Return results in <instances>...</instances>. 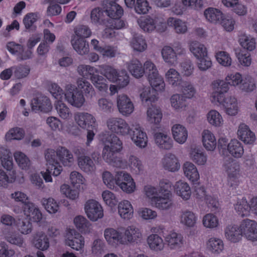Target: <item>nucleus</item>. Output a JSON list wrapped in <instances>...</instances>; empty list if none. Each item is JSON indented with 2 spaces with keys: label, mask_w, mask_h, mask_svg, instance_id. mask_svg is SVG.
<instances>
[{
  "label": "nucleus",
  "mask_w": 257,
  "mask_h": 257,
  "mask_svg": "<svg viewBox=\"0 0 257 257\" xmlns=\"http://www.w3.org/2000/svg\"><path fill=\"white\" fill-rule=\"evenodd\" d=\"M170 102L172 107L177 110H183L186 106L185 99L181 94L173 95L170 98Z\"/></svg>",
  "instance_id": "obj_62"
},
{
  "label": "nucleus",
  "mask_w": 257,
  "mask_h": 257,
  "mask_svg": "<svg viewBox=\"0 0 257 257\" xmlns=\"http://www.w3.org/2000/svg\"><path fill=\"white\" fill-rule=\"evenodd\" d=\"M147 242L151 249L158 251L164 248L163 239L157 234L150 235L148 237Z\"/></svg>",
  "instance_id": "obj_52"
},
{
  "label": "nucleus",
  "mask_w": 257,
  "mask_h": 257,
  "mask_svg": "<svg viewBox=\"0 0 257 257\" xmlns=\"http://www.w3.org/2000/svg\"><path fill=\"white\" fill-rule=\"evenodd\" d=\"M57 150L55 151L52 149H48L45 151V158L46 161V165L48 170L54 169L53 172L54 176H58L62 171V166L59 164L57 160Z\"/></svg>",
  "instance_id": "obj_11"
},
{
  "label": "nucleus",
  "mask_w": 257,
  "mask_h": 257,
  "mask_svg": "<svg viewBox=\"0 0 257 257\" xmlns=\"http://www.w3.org/2000/svg\"><path fill=\"white\" fill-rule=\"evenodd\" d=\"M140 98L142 102H153L157 98V93L150 87H145L141 91L140 94Z\"/></svg>",
  "instance_id": "obj_51"
},
{
  "label": "nucleus",
  "mask_w": 257,
  "mask_h": 257,
  "mask_svg": "<svg viewBox=\"0 0 257 257\" xmlns=\"http://www.w3.org/2000/svg\"><path fill=\"white\" fill-rule=\"evenodd\" d=\"M161 54L164 60L166 63L173 65L177 62V57L176 52L171 47L164 46L162 50Z\"/></svg>",
  "instance_id": "obj_48"
},
{
  "label": "nucleus",
  "mask_w": 257,
  "mask_h": 257,
  "mask_svg": "<svg viewBox=\"0 0 257 257\" xmlns=\"http://www.w3.org/2000/svg\"><path fill=\"white\" fill-rule=\"evenodd\" d=\"M201 137L204 147L207 151H213L216 146V141L212 133L208 130H204L202 132Z\"/></svg>",
  "instance_id": "obj_32"
},
{
  "label": "nucleus",
  "mask_w": 257,
  "mask_h": 257,
  "mask_svg": "<svg viewBox=\"0 0 257 257\" xmlns=\"http://www.w3.org/2000/svg\"><path fill=\"white\" fill-rule=\"evenodd\" d=\"M65 243L72 248L79 250L83 247L84 240L82 236L75 230L69 229L66 234Z\"/></svg>",
  "instance_id": "obj_10"
},
{
  "label": "nucleus",
  "mask_w": 257,
  "mask_h": 257,
  "mask_svg": "<svg viewBox=\"0 0 257 257\" xmlns=\"http://www.w3.org/2000/svg\"><path fill=\"white\" fill-rule=\"evenodd\" d=\"M185 176L192 182H197L200 178L198 170L195 165L190 162H186L183 166Z\"/></svg>",
  "instance_id": "obj_33"
},
{
  "label": "nucleus",
  "mask_w": 257,
  "mask_h": 257,
  "mask_svg": "<svg viewBox=\"0 0 257 257\" xmlns=\"http://www.w3.org/2000/svg\"><path fill=\"white\" fill-rule=\"evenodd\" d=\"M142 238L140 229L135 225L127 226L123 232V245L138 243Z\"/></svg>",
  "instance_id": "obj_13"
},
{
  "label": "nucleus",
  "mask_w": 257,
  "mask_h": 257,
  "mask_svg": "<svg viewBox=\"0 0 257 257\" xmlns=\"http://www.w3.org/2000/svg\"><path fill=\"white\" fill-rule=\"evenodd\" d=\"M71 43L73 49L79 55H83L89 51V44L84 39L77 38L75 36L71 37Z\"/></svg>",
  "instance_id": "obj_27"
},
{
  "label": "nucleus",
  "mask_w": 257,
  "mask_h": 257,
  "mask_svg": "<svg viewBox=\"0 0 257 257\" xmlns=\"http://www.w3.org/2000/svg\"><path fill=\"white\" fill-rule=\"evenodd\" d=\"M154 138L155 144L161 150H170L173 147V141L167 133L156 132Z\"/></svg>",
  "instance_id": "obj_14"
},
{
  "label": "nucleus",
  "mask_w": 257,
  "mask_h": 257,
  "mask_svg": "<svg viewBox=\"0 0 257 257\" xmlns=\"http://www.w3.org/2000/svg\"><path fill=\"white\" fill-rule=\"evenodd\" d=\"M55 108L59 116L63 119L69 120L72 117V113L69 108L61 101L56 104Z\"/></svg>",
  "instance_id": "obj_58"
},
{
  "label": "nucleus",
  "mask_w": 257,
  "mask_h": 257,
  "mask_svg": "<svg viewBox=\"0 0 257 257\" xmlns=\"http://www.w3.org/2000/svg\"><path fill=\"white\" fill-rule=\"evenodd\" d=\"M227 151L230 155L235 158H240L243 153V145L237 139H232L227 144Z\"/></svg>",
  "instance_id": "obj_29"
},
{
  "label": "nucleus",
  "mask_w": 257,
  "mask_h": 257,
  "mask_svg": "<svg viewBox=\"0 0 257 257\" xmlns=\"http://www.w3.org/2000/svg\"><path fill=\"white\" fill-rule=\"evenodd\" d=\"M57 155L59 160L65 166H70L74 162L72 153L65 147H60L57 149Z\"/></svg>",
  "instance_id": "obj_36"
},
{
  "label": "nucleus",
  "mask_w": 257,
  "mask_h": 257,
  "mask_svg": "<svg viewBox=\"0 0 257 257\" xmlns=\"http://www.w3.org/2000/svg\"><path fill=\"white\" fill-rule=\"evenodd\" d=\"M181 86L182 95L186 98H192L195 96L197 91L194 85L190 82L183 81Z\"/></svg>",
  "instance_id": "obj_61"
},
{
  "label": "nucleus",
  "mask_w": 257,
  "mask_h": 257,
  "mask_svg": "<svg viewBox=\"0 0 257 257\" xmlns=\"http://www.w3.org/2000/svg\"><path fill=\"white\" fill-rule=\"evenodd\" d=\"M169 27L173 29L179 34H184L187 32L188 28L186 23L178 18L170 17L167 20Z\"/></svg>",
  "instance_id": "obj_34"
},
{
  "label": "nucleus",
  "mask_w": 257,
  "mask_h": 257,
  "mask_svg": "<svg viewBox=\"0 0 257 257\" xmlns=\"http://www.w3.org/2000/svg\"><path fill=\"white\" fill-rule=\"evenodd\" d=\"M107 15L105 13L104 9L100 8L93 9L91 12L90 19L91 22L95 25H105L107 24Z\"/></svg>",
  "instance_id": "obj_31"
},
{
  "label": "nucleus",
  "mask_w": 257,
  "mask_h": 257,
  "mask_svg": "<svg viewBox=\"0 0 257 257\" xmlns=\"http://www.w3.org/2000/svg\"><path fill=\"white\" fill-rule=\"evenodd\" d=\"M242 236L248 240H257V222L249 219H244L240 224Z\"/></svg>",
  "instance_id": "obj_9"
},
{
  "label": "nucleus",
  "mask_w": 257,
  "mask_h": 257,
  "mask_svg": "<svg viewBox=\"0 0 257 257\" xmlns=\"http://www.w3.org/2000/svg\"><path fill=\"white\" fill-rule=\"evenodd\" d=\"M84 211L87 217L92 221H96L103 216V210L96 200L89 199L84 204Z\"/></svg>",
  "instance_id": "obj_6"
},
{
  "label": "nucleus",
  "mask_w": 257,
  "mask_h": 257,
  "mask_svg": "<svg viewBox=\"0 0 257 257\" xmlns=\"http://www.w3.org/2000/svg\"><path fill=\"white\" fill-rule=\"evenodd\" d=\"M147 120L151 123L158 124L162 118V110L159 107L152 105L147 111Z\"/></svg>",
  "instance_id": "obj_38"
},
{
  "label": "nucleus",
  "mask_w": 257,
  "mask_h": 257,
  "mask_svg": "<svg viewBox=\"0 0 257 257\" xmlns=\"http://www.w3.org/2000/svg\"><path fill=\"white\" fill-rule=\"evenodd\" d=\"M173 138L179 144H183L188 138V131L186 128L180 124H175L172 127Z\"/></svg>",
  "instance_id": "obj_28"
},
{
  "label": "nucleus",
  "mask_w": 257,
  "mask_h": 257,
  "mask_svg": "<svg viewBox=\"0 0 257 257\" xmlns=\"http://www.w3.org/2000/svg\"><path fill=\"white\" fill-rule=\"evenodd\" d=\"M66 89L64 96L67 102L74 107H81L85 102L82 92L71 85H68Z\"/></svg>",
  "instance_id": "obj_8"
},
{
  "label": "nucleus",
  "mask_w": 257,
  "mask_h": 257,
  "mask_svg": "<svg viewBox=\"0 0 257 257\" xmlns=\"http://www.w3.org/2000/svg\"><path fill=\"white\" fill-rule=\"evenodd\" d=\"M14 156L18 166L22 169L27 170L30 168V161L24 153L17 151L14 153Z\"/></svg>",
  "instance_id": "obj_60"
},
{
  "label": "nucleus",
  "mask_w": 257,
  "mask_h": 257,
  "mask_svg": "<svg viewBox=\"0 0 257 257\" xmlns=\"http://www.w3.org/2000/svg\"><path fill=\"white\" fill-rule=\"evenodd\" d=\"M153 205L160 210H168L172 209L174 205L173 195L159 194L155 198Z\"/></svg>",
  "instance_id": "obj_17"
},
{
  "label": "nucleus",
  "mask_w": 257,
  "mask_h": 257,
  "mask_svg": "<svg viewBox=\"0 0 257 257\" xmlns=\"http://www.w3.org/2000/svg\"><path fill=\"white\" fill-rule=\"evenodd\" d=\"M130 45L135 51L142 52L147 48V44L143 36L140 34L134 35L130 42Z\"/></svg>",
  "instance_id": "obj_45"
},
{
  "label": "nucleus",
  "mask_w": 257,
  "mask_h": 257,
  "mask_svg": "<svg viewBox=\"0 0 257 257\" xmlns=\"http://www.w3.org/2000/svg\"><path fill=\"white\" fill-rule=\"evenodd\" d=\"M116 102L118 110L123 115H128L134 111V104L127 95L123 94L118 95Z\"/></svg>",
  "instance_id": "obj_15"
},
{
  "label": "nucleus",
  "mask_w": 257,
  "mask_h": 257,
  "mask_svg": "<svg viewBox=\"0 0 257 257\" xmlns=\"http://www.w3.org/2000/svg\"><path fill=\"white\" fill-rule=\"evenodd\" d=\"M234 209L238 215L242 217L247 216L249 213V205L246 199L238 200L234 205Z\"/></svg>",
  "instance_id": "obj_63"
},
{
  "label": "nucleus",
  "mask_w": 257,
  "mask_h": 257,
  "mask_svg": "<svg viewBox=\"0 0 257 257\" xmlns=\"http://www.w3.org/2000/svg\"><path fill=\"white\" fill-rule=\"evenodd\" d=\"M133 131L130 132L131 139L138 147L144 148L146 147L148 143V137L139 125H136L132 128Z\"/></svg>",
  "instance_id": "obj_16"
},
{
  "label": "nucleus",
  "mask_w": 257,
  "mask_h": 257,
  "mask_svg": "<svg viewBox=\"0 0 257 257\" xmlns=\"http://www.w3.org/2000/svg\"><path fill=\"white\" fill-rule=\"evenodd\" d=\"M176 194L184 200H188L191 195V190L189 184L184 181H179L174 185Z\"/></svg>",
  "instance_id": "obj_30"
},
{
  "label": "nucleus",
  "mask_w": 257,
  "mask_h": 257,
  "mask_svg": "<svg viewBox=\"0 0 257 257\" xmlns=\"http://www.w3.org/2000/svg\"><path fill=\"white\" fill-rule=\"evenodd\" d=\"M238 138L246 144H252L255 140V135L244 123L240 124L237 130Z\"/></svg>",
  "instance_id": "obj_23"
},
{
  "label": "nucleus",
  "mask_w": 257,
  "mask_h": 257,
  "mask_svg": "<svg viewBox=\"0 0 257 257\" xmlns=\"http://www.w3.org/2000/svg\"><path fill=\"white\" fill-rule=\"evenodd\" d=\"M102 179L104 184L109 189L116 190L121 183H124L133 178L129 173L124 171H119L115 173V176L108 171H105L102 174Z\"/></svg>",
  "instance_id": "obj_5"
},
{
  "label": "nucleus",
  "mask_w": 257,
  "mask_h": 257,
  "mask_svg": "<svg viewBox=\"0 0 257 257\" xmlns=\"http://www.w3.org/2000/svg\"><path fill=\"white\" fill-rule=\"evenodd\" d=\"M148 80L151 86V88H153L156 92L160 91L162 92L165 90V84L162 77L159 75V73L154 76H150L148 78Z\"/></svg>",
  "instance_id": "obj_53"
},
{
  "label": "nucleus",
  "mask_w": 257,
  "mask_h": 257,
  "mask_svg": "<svg viewBox=\"0 0 257 257\" xmlns=\"http://www.w3.org/2000/svg\"><path fill=\"white\" fill-rule=\"evenodd\" d=\"M33 243L36 248L42 250H46L49 247V241L47 236L41 232H39L35 235Z\"/></svg>",
  "instance_id": "obj_50"
},
{
  "label": "nucleus",
  "mask_w": 257,
  "mask_h": 257,
  "mask_svg": "<svg viewBox=\"0 0 257 257\" xmlns=\"http://www.w3.org/2000/svg\"><path fill=\"white\" fill-rule=\"evenodd\" d=\"M73 152L77 157V162L80 169L90 174L95 172L96 166L93 160L89 156L86 155L87 150L82 147L77 146L74 148Z\"/></svg>",
  "instance_id": "obj_4"
},
{
  "label": "nucleus",
  "mask_w": 257,
  "mask_h": 257,
  "mask_svg": "<svg viewBox=\"0 0 257 257\" xmlns=\"http://www.w3.org/2000/svg\"><path fill=\"white\" fill-rule=\"evenodd\" d=\"M98 73L112 82H115L118 76V71L114 67L108 64L98 66Z\"/></svg>",
  "instance_id": "obj_26"
},
{
  "label": "nucleus",
  "mask_w": 257,
  "mask_h": 257,
  "mask_svg": "<svg viewBox=\"0 0 257 257\" xmlns=\"http://www.w3.org/2000/svg\"><path fill=\"white\" fill-rule=\"evenodd\" d=\"M77 70L80 75L89 79L93 75L98 73V69L89 65H80L78 66Z\"/></svg>",
  "instance_id": "obj_55"
},
{
  "label": "nucleus",
  "mask_w": 257,
  "mask_h": 257,
  "mask_svg": "<svg viewBox=\"0 0 257 257\" xmlns=\"http://www.w3.org/2000/svg\"><path fill=\"white\" fill-rule=\"evenodd\" d=\"M78 88L84 91L86 96H92L94 93V90L92 85L87 80L80 78L77 81Z\"/></svg>",
  "instance_id": "obj_64"
},
{
  "label": "nucleus",
  "mask_w": 257,
  "mask_h": 257,
  "mask_svg": "<svg viewBox=\"0 0 257 257\" xmlns=\"http://www.w3.org/2000/svg\"><path fill=\"white\" fill-rule=\"evenodd\" d=\"M190 50L196 58L206 56L207 50L204 45L197 41L192 42L190 44Z\"/></svg>",
  "instance_id": "obj_59"
},
{
  "label": "nucleus",
  "mask_w": 257,
  "mask_h": 257,
  "mask_svg": "<svg viewBox=\"0 0 257 257\" xmlns=\"http://www.w3.org/2000/svg\"><path fill=\"white\" fill-rule=\"evenodd\" d=\"M222 106L225 113L230 116L236 115L239 110L237 99L233 96H226Z\"/></svg>",
  "instance_id": "obj_25"
},
{
  "label": "nucleus",
  "mask_w": 257,
  "mask_h": 257,
  "mask_svg": "<svg viewBox=\"0 0 257 257\" xmlns=\"http://www.w3.org/2000/svg\"><path fill=\"white\" fill-rule=\"evenodd\" d=\"M103 7L105 13L109 18H120L123 14V9L115 2L104 1Z\"/></svg>",
  "instance_id": "obj_19"
},
{
  "label": "nucleus",
  "mask_w": 257,
  "mask_h": 257,
  "mask_svg": "<svg viewBox=\"0 0 257 257\" xmlns=\"http://www.w3.org/2000/svg\"><path fill=\"white\" fill-rule=\"evenodd\" d=\"M106 28L104 30V36L106 37L112 36L113 29H120L124 27V23L120 18H111L108 20L105 26Z\"/></svg>",
  "instance_id": "obj_37"
},
{
  "label": "nucleus",
  "mask_w": 257,
  "mask_h": 257,
  "mask_svg": "<svg viewBox=\"0 0 257 257\" xmlns=\"http://www.w3.org/2000/svg\"><path fill=\"white\" fill-rule=\"evenodd\" d=\"M127 166L125 168L129 167L132 171L136 174H140L143 173L144 166L141 161L136 156L131 155L128 158V161H126Z\"/></svg>",
  "instance_id": "obj_46"
},
{
  "label": "nucleus",
  "mask_w": 257,
  "mask_h": 257,
  "mask_svg": "<svg viewBox=\"0 0 257 257\" xmlns=\"http://www.w3.org/2000/svg\"><path fill=\"white\" fill-rule=\"evenodd\" d=\"M118 211L120 217L124 219H129L133 216V207L127 200H123L119 203Z\"/></svg>",
  "instance_id": "obj_39"
},
{
  "label": "nucleus",
  "mask_w": 257,
  "mask_h": 257,
  "mask_svg": "<svg viewBox=\"0 0 257 257\" xmlns=\"http://www.w3.org/2000/svg\"><path fill=\"white\" fill-rule=\"evenodd\" d=\"M238 41L244 49L248 51H252L255 48V39L249 35L245 34H240Z\"/></svg>",
  "instance_id": "obj_57"
},
{
  "label": "nucleus",
  "mask_w": 257,
  "mask_h": 257,
  "mask_svg": "<svg viewBox=\"0 0 257 257\" xmlns=\"http://www.w3.org/2000/svg\"><path fill=\"white\" fill-rule=\"evenodd\" d=\"M180 220L182 224L189 227H192L196 223L197 217L192 211L185 210L182 211Z\"/></svg>",
  "instance_id": "obj_44"
},
{
  "label": "nucleus",
  "mask_w": 257,
  "mask_h": 257,
  "mask_svg": "<svg viewBox=\"0 0 257 257\" xmlns=\"http://www.w3.org/2000/svg\"><path fill=\"white\" fill-rule=\"evenodd\" d=\"M1 161L4 168L9 171L12 170L13 168V158L9 150L3 149L1 151Z\"/></svg>",
  "instance_id": "obj_56"
},
{
  "label": "nucleus",
  "mask_w": 257,
  "mask_h": 257,
  "mask_svg": "<svg viewBox=\"0 0 257 257\" xmlns=\"http://www.w3.org/2000/svg\"><path fill=\"white\" fill-rule=\"evenodd\" d=\"M140 28L145 32H152L154 30L163 32L166 29L164 19L158 14L148 16L138 20Z\"/></svg>",
  "instance_id": "obj_2"
},
{
  "label": "nucleus",
  "mask_w": 257,
  "mask_h": 257,
  "mask_svg": "<svg viewBox=\"0 0 257 257\" xmlns=\"http://www.w3.org/2000/svg\"><path fill=\"white\" fill-rule=\"evenodd\" d=\"M163 168L170 172L178 171L180 168V164L177 157L173 154H166L162 159Z\"/></svg>",
  "instance_id": "obj_21"
},
{
  "label": "nucleus",
  "mask_w": 257,
  "mask_h": 257,
  "mask_svg": "<svg viewBox=\"0 0 257 257\" xmlns=\"http://www.w3.org/2000/svg\"><path fill=\"white\" fill-rule=\"evenodd\" d=\"M126 66L129 72L137 78L142 77L145 73V70L142 63L137 59H132L128 62Z\"/></svg>",
  "instance_id": "obj_35"
},
{
  "label": "nucleus",
  "mask_w": 257,
  "mask_h": 257,
  "mask_svg": "<svg viewBox=\"0 0 257 257\" xmlns=\"http://www.w3.org/2000/svg\"><path fill=\"white\" fill-rule=\"evenodd\" d=\"M223 167L227 176L240 175L239 164L233 159L226 160Z\"/></svg>",
  "instance_id": "obj_40"
},
{
  "label": "nucleus",
  "mask_w": 257,
  "mask_h": 257,
  "mask_svg": "<svg viewBox=\"0 0 257 257\" xmlns=\"http://www.w3.org/2000/svg\"><path fill=\"white\" fill-rule=\"evenodd\" d=\"M103 147L102 151L103 160L108 165L114 167L125 169L126 161L117 156L123 149V144L120 139L114 134L105 136L102 139Z\"/></svg>",
  "instance_id": "obj_1"
},
{
  "label": "nucleus",
  "mask_w": 257,
  "mask_h": 257,
  "mask_svg": "<svg viewBox=\"0 0 257 257\" xmlns=\"http://www.w3.org/2000/svg\"><path fill=\"white\" fill-rule=\"evenodd\" d=\"M108 129L114 133L121 136L130 134L132 129L125 120L118 117H111L107 120Z\"/></svg>",
  "instance_id": "obj_7"
},
{
  "label": "nucleus",
  "mask_w": 257,
  "mask_h": 257,
  "mask_svg": "<svg viewBox=\"0 0 257 257\" xmlns=\"http://www.w3.org/2000/svg\"><path fill=\"white\" fill-rule=\"evenodd\" d=\"M31 107L34 111H41L44 112L49 111L52 108L50 100L45 96H40L32 99Z\"/></svg>",
  "instance_id": "obj_18"
},
{
  "label": "nucleus",
  "mask_w": 257,
  "mask_h": 257,
  "mask_svg": "<svg viewBox=\"0 0 257 257\" xmlns=\"http://www.w3.org/2000/svg\"><path fill=\"white\" fill-rule=\"evenodd\" d=\"M208 123L213 126L220 127L223 125V119L221 115L216 110H210L206 115Z\"/></svg>",
  "instance_id": "obj_49"
},
{
  "label": "nucleus",
  "mask_w": 257,
  "mask_h": 257,
  "mask_svg": "<svg viewBox=\"0 0 257 257\" xmlns=\"http://www.w3.org/2000/svg\"><path fill=\"white\" fill-rule=\"evenodd\" d=\"M167 81L173 87H178L182 84L183 80L180 74L175 69L171 68L165 74Z\"/></svg>",
  "instance_id": "obj_43"
},
{
  "label": "nucleus",
  "mask_w": 257,
  "mask_h": 257,
  "mask_svg": "<svg viewBox=\"0 0 257 257\" xmlns=\"http://www.w3.org/2000/svg\"><path fill=\"white\" fill-rule=\"evenodd\" d=\"M5 239L12 244L19 247L24 246V241L22 236L16 232L11 230L6 231L4 233Z\"/></svg>",
  "instance_id": "obj_42"
},
{
  "label": "nucleus",
  "mask_w": 257,
  "mask_h": 257,
  "mask_svg": "<svg viewBox=\"0 0 257 257\" xmlns=\"http://www.w3.org/2000/svg\"><path fill=\"white\" fill-rule=\"evenodd\" d=\"M207 247L211 252L218 254L223 250L224 244L221 239L212 237L207 241Z\"/></svg>",
  "instance_id": "obj_54"
},
{
  "label": "nucleus",
  "mask_w": 257,
  "mask_h": 257,
  "mask_svg": "<svg viewBox=\"0 0 257 257\" xmlns=\"http://www.w3.org/2000/svg\"><path fill=\"white\" fill-rule=\"evenodd\" d=\"M225 238L232 242H237L241 240L242 234L240 226L235 225H229L224 229Z\"/></svg>",
  "instance_id": "obj_24"
},
{
  "label": "nucleus",
  "mask_w": 257,
  "mask_h": 257,
  "mask_svg": "<svg viewBox=\"0 0 257 257\" xmlns=\"http://www.w3.org/2000/svg\"><path fill=\"white\" fill-rule=\"evenodd\" d=\"M204 15L207 21L213 23L220 22L223 17V14L219 10L213 8L206 9Z\"/></svg>",
  "instance_id": "obj_47"
},
{
  "label": "nucleus",
  "mask_w": 257,
  "mask_h": 257,
  "mask_svg": "<svg viewBox=\"0 0 257 257\" xmlns=\"http://www.w3.org/2000/svg\"><path fill=\"white\" fill-rule=\"evenodd\" d=\"M164 238L166 244L171 249H178L183 245V237L180 233L170 232Z\"/></svg>",
  "instance_id": "obj_20"
},
{
  "label": "nucleus",
  "mask_w": 257,
  "mask_h": 257,
  "mask_svg": "<svg viewBox=\"0 0 257 257\" xmlns=\"http://www.w3.org/2000/svg\"><path fill=\"white\" fill-rule=\"evenodd\" d=\"M75 119L78 125L82 128L87 130L86 147L90 146L95 136V133L90 128L93 129L95 126V118L87 112H77L75 115Z\"/></svg>",
  "instance_id": "obj_3"
},
{
  "label": "nucleus",
  "mask_w": 257,
  "mask_h": 257,
  "mask_svg": "<svg viewBox=\"0 0 257 257\" xmlns=\"http://www.w3.org/2000/svg\"><path fill=\"white\" fill-rule=\"evenodd\" d=\"M104 236L107 242L111 246L123 245V232L119 229L107 227L104 230Z\"/></svg>",
  "instance_id": "obj_12"
},
{
  "label": "nucleus",
  "mask_w": 257,
  "mask_h": 257,
  "mask_svg": "<svg viewBox=\"0 0 257 257\" xmlns=\"http://www.w3.org/2000/svg\"><path fill=\"white\" fill-rule=\"evenodd\" d=\"M189 156L190 160L198 166L205 165L208 159L206 153L203 150L198 148H191Z\"/></svg>",
  "instance_id": "obj_22"
},
{
  "label": "nucleus",
  "mask_w": 257,
  "mask_h": 257,
  "mask_svg": "<svg viewBox=\"0 0 257 257\" xmlns=\"http://www.w3.org/2000/svg\"><path fill=\"white\" fill-rule=\"evenodd\" d=\"M90 80L100 92L104 94L107 92L108 85L106 79L103 76L99 75L98 73H96L90 77Z\"/></svg>",
  "instance_id": "obj_41"
}]
</instances>
